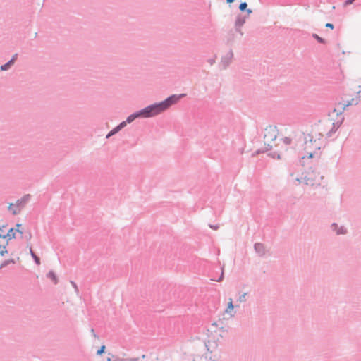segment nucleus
<instances>
[{"label": "nucleus", "mask_w": 361, "mask_h": 361, "mask_svg": "<svg viewBox=\"0 0 361 361\" xmlns=\"http://www.w3.org/2000/svg\"><path fill=\"white\" fill-rule=\"evenodd\" d=\"M30 254L33 259H35L37 264H40L39 258L35 254V252L32 251V248L30 249Z\"/></svg>", "instance_id": "nucleus-23"}, {"label": "nucleus", "mask_w": 361, "mask_h": 361, "mask_svg": "<svg viewBox=\"0 0 361 361\" xmlns=\"http://www.w3.org/2000/svg\"><path fill=\"white\" fill-rule=\"evenodd\" d=\"M261 149V152H264V153H265L272 149V145L269 143H264V147H262Z\"/></svg>", "instance_id": "nucleus-21"}, {"label": "nucleus", "mask_w": 361, "mask_h": 361, "mask_svg": "<svg viewBox=\"0 0 361 361\" xmlns=\"http://www.w3.org/2000/svg\"><path fill=\"white\" fill-rule=\"evenodd\" d=\"M332 111H333V113H336V114L339 112V111H337V109L336 108H334Z\"/></svg>", "instance_id": "nucleus-42"}, {"label": "nucleus", "mask_w": 361, "mask_h": 361, "mask_svg": "<svg viewBox=\"0 0 361 361\" xmlns=\"http://www.w3.org/2000/svg\"><path fill=\"white\" fill-rule=\"evenodd\" d=\"M119 132L118 129L116 127H114L112 130H111L106 135V138H109L110 137L116 135Z\"/></svg>", "instance_id": "nucleus-19"}, {"label": "nucleus", "mask_w": 361, "mask_h": 361, "mask_svg": "<svg viewBox=\"0 0 361 361\" xmlns=\"http://www.w3.org/2000/svg\"><path fill=\"white\" fill-rule=\"evenodd\" d=\"M15 226H22V224H19V223H16V224H15Z\"/></svg>", "instance_id": "nucleus-44"}, {"label": "nucleus", "mask_w": 361, "mask_h": 361, "mask_svg": "<svg viewBox=\"0 0 361 361\" xmlns=\"http://www.w3.org/2000/svg\"><path fill=\"white\" fill-rule=\"evenodd\" d=\"M262 151V149H257L256 151H255V152L252 154L253 156H255V155H258L259 154H262L264 153V152H261Z\"/></svg>", "instance_id": "nucleus-31"}, {"label": "nucleus", "mask_w": 361, "mask_h": 361, "mask_svg": "<svg viewBox=\"0 0 361 361\" xmlns=\"http://www.w3.org/2000/svg\"><path fill=\"white\" fill-rule=\"evenodd\" d=\"M354 101H355V99H351L350 100H348L346 102V103L344 104L343 107L342 108V110L340 111L338 113H337V116L341 115L345 110V109L347 107L354 104ZM356 104H357V102L355 103V105H356Z\"/></svg>", "instance_id": "nucleus-12"}, {"label": "nucleus", "mask_w": 361, "mask_h": 361, "mask_svg": "<svg viewBox=\"0 0 361 361\" xmlns=\"http://www.w3.org/2000/svg\"><path fill=\"white\" fill-rule=\"evenodd\" d=\"M325 27H327V28L333 30L334 28V25L333 23H327L325 25Z\"/></svg>", "instance_id": "nucleus-30"}, {"label": "nucleus", "mask_w": 361, "mask_h": 361, "mask_svg": "<svg viewBox=\"0 0 361 361\" xmlns=\"http://www.w3.org/2000/svg\"><path fill=\"white\" fill-rule=\"evenodd\" d=\"M278 136V129L276 126L269 125L264 129V139L267 141H274Z\"/></svg>", "instance_id": "nucleus-4"}, {"label": "nucleus", "mask_w": 361, "mask_h": 361, "mask_svg": "<svg viewBox=\"0 0 361 361\" xmlns=\"http://www.w3.org/2000/svg\"><path fill=\"white\" fill-rule=\"evenodd\" d=\"M355 0H345L344 1V6H348L353 3Z\"/></svg>", "instance_id": "nucleus-33"}, {"label": "nucleus", "mask_w": 361, "mask_h": 361, "mask_svg": "<svg viewBox=\"0 0 361 361\" xmlns=\"http://www.w3.org/2000/svg\"><path fill=\"white\" fill-rule=\"evenodd\" d=\"M12 66L13 65L11 64V62L7 61L6 63H4L0 66V71H8L11 68Z\"/></svg>", "instance_id": "nucleus-17"}, {"label": "nucleus", "mask_w": 361, "mask_h": 361, "mask_svg": "<svg viewBox=\"0 0 361 361\" xmlns=\"http://www.w3.org/2000/svg\"><path fill=\"white\" fill-rule=\"evenodd\" d=\"M245 12L247 13V15L246 16L248 17L252 13V10L247 8V11H245Z\"/></svg>", "instance_id": "nucleus-35"}, {"label": "nucleus", "mask_w": 361, "mask_h": 361, "mask_svg": "<svg viewBox=\"0 0 361 361\" xmlns=\"http://www.w3.org/2000/svg\"><path fill=\"white\" fill-rule=\"evenodd\" d=\"M8 210L12 214L16 215L20 213L21 209L16 204H11L8 206Z\"/></svg>", "instance_id": "nucleus-10"}, {"label": "nucleus", "mask_w": 361, "mask_h": 361, "mask_svg": "<svg viewBox=\"0 0 361 361\" xmlns=\"http://www.w3.org/2000/svg\"><path fill=\"white\" fill-rule=\"evenodd\" d=\"M233 57V53L232 49H230L225 56L221 57V63L224 69H226L230 65Z\"/></svg>", "instance_id": "nucleus-5"}, {"label": "nucleus", "mask_w": 361, "mask_h": 361, "mask_svg": "<svg viewBox=\"0 0 361 361\" xmlns=\"http://www.w3.org/2000/svg\"><path fill=\"white\" fill-rule=\"evenodd\" d=\"M247 18V16H242L240 14H238L236 17L235 22V28L236 32H240L241 35H243V33L240 31V27L245 24Z\"/></svg>", "instance_id": "nucleus-6"}, {"label": "nucleus", "mask_w": 361, "mask_h": 361, "mask_svg": "<svg viewBox=\"0 0 361 361\" xmlns=\"http://www.w3.org/2000/svg\"><path fill=\"white\" fill-rule=\"evenodd\" d=\"M255 249L257 252H258L259 253H263L264 252V246L262 244H259V243H257L255 244Z\"/></svg>", "instance_id": "nucleus-20"}, {"label": "nucleus", "mask_w": 361, "mask_h": 361, "mask_svg": "<svg viewBox=\"0 0 361 361\" xmlns=\"http://www.w3.org/2000/svg\"><path fill=\"white\" fill-rule=\"evenodd\" d=\"M330 226H338L337 223L334 222Z\"/></svg>", "instance_id": "nucleus-43"}, {"label": "nucleus", "mask_w": 361, "mask_h": 361, "mask_svg": "<svg viewBox=\"0 0 361 361\" xmlns=\"http://www.w3.org/2000/svg\"><path fill=\"white\" fill-rule=\"evenodd\" d=\"M268 157L272 158V159H281V154L277 152H272L267 154Z\"/></svg>", "instance_id": "nucleus-16"}, {"label": "nucleus", "mask_w": 361, "mask_h": 361, "mask_svg": "<svg viewBox=\"0 0 361 361\" xmlns=\"http://www.w3.org/2000/svg\"><path fill=\"white\" fill-rule=\"evenodd\" d=\"M208 62H209L211 65H212V64H214V62H215V59H209L208 60Z\"/></svg>", "instance_id": "nucleus-36"}, {"label": "nucleus", "mask_w": 361, "mask_h": 361, "mask_svg": "<svg viewBox=\"0 0 361 361\" xmlns=\"http://www.w3.org/2000/svg\"><path fill=\"white\" fill-rule=\"evenodd\" d=\"M186 94H171L165 99L161 101L164 111L169 109L172 105L177 104L182 98L185 97Z\"/></svg>", "instance_id": "nucleus-3"}, {"label": "nucleus", "mask_w": 361, "mask_h": 361, "mask_svg": "<svg viewBox=\"0 0 361 361\" xmlns=\"http://www.w3.org/2000/svg\"><path fill=\"white\" fill-rule=\"evenodd\" d=\"M315 153H316V151H313V152H308V153H307V155H304V156L302 157L301 160H300V162L301 165H302V166H304V165H305V162H304V161H303V160H304L306 157H307V158H308V159H312V158L314 157V156Z\"/></svg>", "instance_id": "nucleus-13"}, {"label": "nucleus", "mask_w": 361, "mask_h": 361, "mask_svg": "<svg viewBox=\"0 0 361 361\" xmlns=\"http://www.w3.org/2000/svg\"><path fill=\"white\" fill-rule=\"evenodd\" d=\"M17 57H18V54H15L13 55V56L11 57V59L8 61L11 62L12 65H13L15 61L17 59Z\"/></svg>", "instance_id": "nucleus-28"}, {"label": "nucleus", "mask_w": 361, "mask_h": 361, "mask_svg": "<svg viewBox=\"0 0 361 361\" xmlns=\"http://www.w3.org/2000/svg\"><path fill=\"white\" fill-rule=\"evenodd\" d=\"M228 4H231L234 1V0H226Z\"/></svg>", "instance_id": "nucleus-40"}, {"label": "nucleus", "mask_w": 361, "mask_h": 361, "mask_svg": "<svg viewBox=\"0 0 361 361\" xmlns=\"http://www.w3.org/2000/svg\"><path fill=\"white\" fill-rule=\"evenodd\" d=\"M208 226H214V224H209ZM214 226H219V225L218 224H214Z\"/></svg>", "instance_id": "nucleus-46"}, {"label": "nucleus", "mask_w": 361, "mask_h": 361, "mask_svg": "<svg viewBox=\"0 0 361 361\" xmlns=\"http://www.w3.org/2000/svg\"><path fill=\"white\" fill-rule=\"evenodd\" d=\"M49 277H50V278H51V279H52L55 283H56V276L54 275V273L50 272V273L49 274Z\"/></svg>", "instance_id": "nucleus-29"}, {"label": "nucleus", "mask_w": 361, "mask_h": 361, "mask_svg": "<svg viewBox=\"0 0 361 361\" xmlns=\"http://www.w3.org/2000/svg\"><path fill=\"white\" fill-rule=\"evenodd\" d=\"M335 232L337 235L345 233L343 227H335Z\"/></svg>", "instance_id": "nucleus-25"}, {"label": "nucleus", "mask_w": 361, "mask_h": 361, "mask_svg": "<svg viewBox=\"0 0 361 361\" xmlns=\"http://www.w3.org/2000/svg\"><path fill=\"white\" fill-rule=\"evenodd\" d=\"M22 231L14 227H0V238L7 241L16 238V234L21 235Z\"/></svg>", "instance_id": "nucleus-2"}, {"label": "nucleus", "mask_w": 361, "mask_h": 361, "mask_svg": "<svg viewBox=\"0 0 361 361\" xmlns=\"http://www.w3.org/2000/svg\"><path fill=\"white\" fill-rule=\"evenodd\" d=\"M245 294H244L242 296H240V298H239L240 302L244 301L245 300Z\"/></svg>", "instance_id": "nucleus-37"}, {"label": "nucleus", "mask_w": 361, "mask_h": 361, "mask_svg": "<svg viewBox=\"0 0 361 361\" xmlns=\"http://www.w3.org/2000/svg\"><path fill=\"white\" fill-rule=\"evenodd\" d=\"M320 149H321V147H320V146H317V147H316V149H317V150H320Z\"/></svg>", "instance_id": "nucleus-45"}, {"label": "nucleus", "mask_w": 361, "mask_h": 361, "mask_svg": "<svg viewBox=\"0 0 361 361\" xmlns=\"http://www.w3.org/2000/svg\"><path fill=\"white\" fill-rule=\"evenodd\" d=\"M104 349H105V345H102L100 348V349L97 351V355H101L102 353H103L104 351Z\"/></svg>", "instance_id": "nucleus-32"}, {"label": "nucleus", "mask_w": 361, "mask_h": 361, "mask_svg": "<svg viewBox=\"0 0 361 361\" xmlns=\"http://www.w3.org/2000/svg\"><path fill=\"white\" fill-rule=\"evenodd\" d=\"M282 140L283 143L286 145H290L292 142V139L288 137H285Z\"/></svg>", "instance_id": "nucleus-26"}, {"label": "nucleus", "mask_w": 361, "mask_h": 361, "mask_svg": "<svg viewBox=\"0 0 361 361\" xmlns=\"http://www.w3.org/2000/svg\"><path fill=\"white\" fill-rule=\"evenodd\" d=\"M106 361H111V357H108V358H107V360H106ZM114 361H115V360H114Z\"/></svg>", "instance_id": "nucleus-47"}, {"label": "nucleus", "mask_w": 361, "mask_h": 361, "mask_svg": "<svg viewBox=\"0 0 361 361\" xmlns=\"http://www.w3.org/2000/svg\"><path fill=\"white\" fill-rule=\"evenodd\" d=\"M343 121H344V117H343L340 121H338L332 123V128L326 134V136L327 138L331 137L337 131L338 128L343 123Z\"/></svg>", "instance_id": "nucleus-7"}, {"label": "nucleus", "mask_w": 361, "mask_h": 361, "mask_svg": "<svg viewBox=\"0 0 361 361\" xmlns=\"http://www.w3.org/2000/svg\"><path fill=\"white\" fill-rule=\"evenodd\" d=\"M247 4L245 1L241 2L238 7L239 10L241 12H245V11H247Z\"/></svg>", "instance_id": "nucleus-22"}, {"label": "nucleus", "mask_w": 361, "mask_h": 361, "mask_svg": "<svg viewBox=\"0 0 361 361\" xmlns=\"http://www.w3.org/2000/svg\"><path fill=\"white\" fill-rule=\"evenodd\" d=\"M312 37L317 40V42L319 44H326V40L321 37H319L317 34L313 33Z\"/></svg>", "instance_id": "nucleus-14"}, {"label": "nucleus", "mask_w": 361, "mask_h": 361, "mask_svg": "<svg viewBox=\"0 0 361 361\" xmlns=\"http://www.w3.org/2000/svg\"><path fill=\"white\" fill-rule=\"evenodd\" d=\"M323 137V135L322 133L318 134L319 140H320Z\"/></svg>", "instance_id": "nucleus-41"}, {"label": "nucleus", "mask_w": 361, "mask_h": 361, "mask_svg": "<svg viewBox=\"0 0 361 361\" xmlns=\"http://www.w3.org/2000/svg\"><path fill=\"white\" fill-rule=\"evenodd\" d=\"M128 124V123H126V120L125 121H121L118 126H116V127L118 129V130L120 131L121 130H122L123 128H124L126 125Z\"/></svg>", "instance_id": "nucleus-24"}, {"label": "nucleus", "mask_w": 361, "mask_h": 361, "mask_svg": "<svg viewBox=\"0 0 361 361\" xmlns=\"http://www.w3.org/2000/svg\"><path fill=\"white\" fill-rule=\"evenodd\" d=\"M7 252V250L6 249V246H0V255L3 256L5 253Z\"/></svg>", "instance_id": "nucleus-27"}, {"label": "nucleus", "mask_w": 361, "mask_h": 361, "mask_svg": "<svg viewBox=\"0 0 361 361\" xmlns=\"http://www.w3.org/2000/svg\"><path fill=\"white\" fill-rule=\"evenodd\" d=\"M359 88L360 89V91L357 92V97L361 98V85L359 86Z\"/></svg>", "instance_id": "nucleus-38"}, {"label": "nucleus", "mask_w": 361, "mask_h": 361, "mask_svg": "<svg viewBox=\"0 0 361 361\" xmlns=\"http://www.w3.org/2000/svg\"><path fill=\"white\" fill-rule=\"evenodd\" d=\"M305 144H307V142H308V140H310V137H308L307 136V137H305Z\"/></svg>", "instance_id": "nucleus-39"}, {"label": "nucleus", "mask_w": 361, "mask_h": 361, "mask_svg": "<svg viewBox=\"0 0 361 361\" xmlns=\"http://www.w3.org/2000/svg\"><path fill=\"white\" fill-rule=\"evenodd\" d=\"M144 108L148 118L156 116L164 112V109L161 102H154Z\"/></svg>", "instance_id": "nucleus-1"}, {"label": "nucleus", "mask_w": 361, "mask_h": 361, "mask_svg": "<svg viewBox=\"0 0 361 361\" xmlns=\"http://www.w3.org/2000/svg\"><path fill=\"white\" fill-rule=\"evenodd\" d=\"M137 118H148L145 108L134 112Z\"/></svg>", "instance_id": "nucleus-11"}, {"label": "nucleus", "mask_w": 361, "mask_h": 361, "mask_svg": "<svg viewBox=\"0 0 361 361\" xmlns=\"http://www.w3.org/2000/svg\"><path fill=\"white\" fill-rule=\"evenodd\" d=\"M31 195L30 194L25 195L23 197L16 201V204L19 206L20 209L25 207L26 203L30 199Z\"/></svg>", "instance_id": "nucleus-8"}, {"label": "nucleus", "mask_w": 361, "mask_h": 361, "mask_svg": "<svg viewBox=\"0 0 361 361\" xmlns=\"http://www.w3.org/2000/svg\"><path fill=\"white\" fill-rule=\"evenodd\" d=\"M135 119H137V117L133 112V114H130L126 119V123H130L133 121H134Z\"/></svg>", "instance_id": "nucleus-18"}, {"label": "nucleus", "mask_w": 361, "mask_h": 361, "mask_svg": "<svg viewBox=\"0 0 361 361\" xmlns=\"http://www.w3.org/2000/svg\"><path fill=\"white\" fill-rule=\"evenodd\" d=\"M225 312L230 315L231 317L234 316V306L233 305V300L231 298L229 299L228 306L225 310Z\"/></svg>", "instance_id": "nucleus-9"}, {"label": "nucleus", "mask_w": 361, "mask_h": 361, "mask_svg": "<svg viewBox=\"0 0 361 361\" xmlns=\"http://www.w3.org/2000/svg\"><path fill=\"white\" fill-rule=\"evenodd\" d=\"M307 137H310V140H308L310 142L312 143L313 142H316V140H314L313 137L310 134H308Z\"/></svg>", "instance_id": "nucleus-34"}, {"label": "nucleus", "mask_w": 361, "mask_h": 361, "mask_svg": "<svg viewBox=\"0 0 361 361\" xmlns=\"http://www.w3.org/2000/svg\"><path fill=\"white\" fill-rule=\"evenodd\" d=\"M302 179L305 180V185H309V184H310L311 185H314V183H313L310 182V178H309L307 176H305L304 178H302V177L297 178H296V180H297L298 183H300L302 182Z\"/></svg>", "instance_id": "nucleus-15"}, {"label": "nucleus", "mask_w": 361, "mask_h": 361, "mask_svg": "<svg viewBox=\"0 0 361 361\" xmlns=\"http://www.w3.org/2000/svg\"><path fill=\"white\" fill-rule=\"evenodd\" d=\"M37 33L36 32V33L35 34V37H37Z\"/></svg>", "instance_id": "nucleus-48"}]
</instances>
